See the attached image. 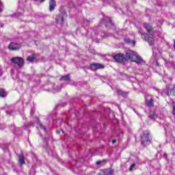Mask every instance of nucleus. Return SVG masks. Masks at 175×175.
I'll list each match as a JSON object with an SVG mask.
<instances>
[{
	"mask_svg": "<svg viewBox=\"0 0 175 175\" xmlns=\"http://www.w3.org/2000/svg\"><path fill=\"white\" fill-rule=\"evenodd\" d=\"M143 27L146 29L147 33H143L142 31H138V33L141 35L142 39L148 42L149 46H154L155 44V38L154 37L156 33L155 29L152 23H144Z\"/></svg>",
	"mask_w": 175,
	"mask_h": 175,
	"instance_id": "obj_1",
	"label": "nucleus"
},
{
	"mask_svg": "<svg viewBox=\"0 0 175 175\" xmlns=\"http://www.w3.org/2000/svg\"><path fill=\"white\" fill-rule=\"evenodd\" d=\"M139 140L143 147L150 146V144H151V142H152V137L151 136V132L150 130L142 131L139 137Z\"/></svg>",
	"mask_w": 175,
	"mask_h": 175,
	"instance_id": "obj_2",
	"label": "nucleus"
},
{
	"mask_svg": "<svg viewBox=\"0 0 175 175\" xmlns=\"http://www.w3.org/2000/svg\"><path fill=\"white\" fill-rule=\"evenodd\" d=\"M59 13L55 16V22L64 24V23L66 21V18H68V13H66V10L64 7H60L59 8Z\"/></svg>",
	"mask_w": 175,
	"mask_h": 175,
	"instance_id": "obj_3",
	"label": "nucleus"
},
{
	"mask_svg": "<svg viewBox=\"0 0 175 175\" xmlns=\"http://www.w3.org/2000/svg\"><path fill=\"white\" fill-rule=\"evenodd\" d=\"M113 59H114L115 62H117L118 64H125V62L128 61L125 54L121 53L113 55Z\"/></svg>",
	"mask_w": 175,
	"mask_h": 175,
	"instance_id": "obj_4",
	"label": "nucleus"
},
{
	"mask_svg": "<svg viewBox=\"0 0 175 175\" xmlns=\"http://www.w3.org/2000/svg\"><path fill=\"white\" fill-rule=\"evenodd\" d=\"M11 62H12L14 65H17L18 68H23L24 66V64H25L24 59L21 57H12L11 59Z\"/></svg>",
	"mask_w": 175,
	"mask_h": 175,
	"instance_id": "obj_5",
	"label": "nucleus"
},
{
	"mask_svg": "<svg viewBox=\"0 0 175 175\" xmlns=\"http://www.w3.org/2000/svg\"><path fill=\"white\" fill-rule=\"evenodd\" d=\"M21 47H23L21 44L12 42L9 44L8 49L10 51H18Z\"/></svg>",
	"mask_w": 175,
	"mask_h": 175,
	"instance_id": "obj_6",
	"label": "nucleus"
},
{
	"mask_svg": "<svg viewBox=\"0 0 175 175\" xmlns=\"http://www.w3.org/2000/svg\"><path fill=\"white\" fill-rule=\"evenodd\" d=\"M137 55V53L134 51H129L126 53V59H129L131 62H133L135 61V58H136V56Z\"/></svg>",
	"mask_w": 175,
	"mask_h": 175,
	"instance_id": "obj_7",
	"label": "nucleus"
},
{
	"mask_svg": "<svg viewBox=\"0 0 175 175\" xmlns=\"http://www.w3.org/2000/svg\"><path fill=\"white\" fill-rule=\"evenodd\" d=\"M90 69L93 72H96L99 69H105V65L99 63H92L90 65Z\"/></svg>",
	"mask_w": 175,
	"mask_h": 175,
	"instance_id": "obj_8",
	"label": "nucleus"
},
{
	"mask_svg": "<svg viewBox=\"0 0 175 175\" xmlns=\"http://www.w3.org/2000/svg\"><path fill=\"white\" fill-rule=\"evenodd\" d=\"M18 163L19 164V166H24V165H25V156H24V153L21 152L18 155Z\"/></svg>",
	"mask_w": 175,
	"mask_h": 175,
	"instance_id": "obj_9",
	"label": "nucleus"
},
{
	"mask_svg": "<svg viewBox=\"0 0 175 175\" xmlns=\"http://www.w3.org/2000/svg\"><path fill=\"white\" fill-rule=\"evenodd\" d=\"M114 173V170L110 169H105V170H100L98 172V175H113Z\"/></svg>",
	"mask_w": 175,
	"mask_h": 175,
	"instance_id": "obj_10",
	"label": "nucleus"
},
{
	"mask_svg": "<svg viewBox=\"0 0 175 175\" xmlns=\"http://www.w3.org/2000/svg\"><path fill=\"white\" fill-rule=\"evenodd\" d=\"M133 62H135V64H137L138 65H140V64H146V61L143 59L140 55L137 54V56L134 59V61Z\"/></svg>",
	"mask_w": 175,
	"mask_h": 175,
	"instance_id": "obj_11",
	"label": "nucleus"
},
{
	"mask_svg": "<svg viewBox=\"0 0 175 175\" xmlns=\"http://www.w3.org/2000/svg\"><path fill=\"white\" fill-rule=\"evenodd\" d=\"M57 6V2L55 0H49V12H53L55 10V7Z\"/></svg>",
	"mask_w": 175,
	"mask_h": 175,
	"instance_id": "obj_12",
	"label": "nucleus"
},
{
	"mask_svg": "<svg viewBox=\"0 0 175 175\" xmlns=\"http://www.w3.org/2000/svg\"><path fill=\"white\" fill-rule=\"evenodd\" d=\"M117 94L118 95H120V96H122L123 98H126V96L129 95V92H124L121 89H118Z\"/></svg>",
	"mask_w": 175,
	"mask_h": 175,
	"instance_id": "obj_13",
	"label": "nucleus"
},
{
	"mask_svg": "<svg viewBox=\"0 0 175 175\" xmlns=\"http://www.w3.org/2000/svg\"><path fill=\"white\" fill-rule=\"evenodd\" d=\"M36 59V55L35 53H32L31 55L28 56L27 58V61L28 62H33Z\"/></svg>",
	"mask_w": 175,
	"mask_h": 175,
	"instance_id": "obj_14",
	"label": "nucleus"
},
{
	"mask_svg": "<svg viewBox=\"0 0 175 175\" xmlns=\"http://www.w3.org/2000/svg\"><path fill=\"white\" fill-rule=\"evenodd\" d=\"M8 96V92L3 88H0V98H6Z\"/></svg>",
	"mask_w": 175,
	"mask_h": 175,
	"instance_id": "obj_15",
	"label": "nucleus"
},
{
	"mask_svg": "<svg viewBox=\"0 0 175 175\" xmlns=\"http://www.w3.org/2000/svg\"><path fill=\"white\" fill-rule=\"evenodd\" d=\"M60 81H70V75L68 74L66 75L62 76L60 78Z\"/></svg>",
	"mask_w": 175,
	"mask_h": 175,
	"instance_id": "obj_16",
	"label": "nucleus"
},
{
	"mask_svg": "<svg viewBox=\"0 0 175 175\" xmlns=\"http://www.w3.org/2000/svg\"><path fill=\"white\" fill-rule=\"evenodd\" d=\"M146 105L148 107H154V98H151L150 100H147Z\"/></svg>",
	"mask_w": 175,
	"mask_h": 175,
	"instance_id": "obj_17",
	"label": "nucleus"
},
{
	"mask_svg": "<svg viewBox=\"0 0 175 175\" xmlns=\"http://www.w3.org/2000/svg\"><path fill=\"white\" fill-rule=\"evenodd\" d=\"M148 117L150 120H155L157 118V114H155L154 111H150Z\"/></svg>",
	"mask_w": 175,
	"mask_h": 175,
	"instance_id": "obj_18",
	"label": "nucleus"
},
{
	"mask_svg": "<svg viewBox=\"0 0 175 175\" xmlns=\"http://www.w3.org/2000/svg\"><path fill=\"white\" fill-rule=\"evenodd\" d=\"M37 122L38 124H39L40 129H42V131H46V127L43 125V123L40 122V119H37Z\"/></svg>",
	"mask_w": 175,
	"mask_h": 175,
	"instance_id": "obj_19",
	"label": "nucleus"
},
{
	"mask_svg": "<svg viewBox=\"0 0 175 175\" xmlns=\"http://www.w3.org/2000/svg\"><path fill=\"white\" fill-rule=\"evenodd\" d=\"M135 166L136 163H133L129 168V172H132L133 170V167H135Z\"/></svg>",
	"mask_w": 175,
	"mask_h": 175,
	"instance_id": "obj_20",
	"label": "nucleus"
},
{
	"mask_svg": "<svg viewBox=\"0 0 175 175\" xmlns=\"http://www.w3.org/2000/svg\"><path fill=\"white\" fill-rule=\"evenodd\" d=\"M172 114L175 117V105L174 106L173 110H172Z\"/></svg>",
	"mask_w": 175,
	"mask_h": 175,
	"instance_id": "obj_21",
	"label": "nucleus"
},
{
	"mask_svg": "<svg viewBox=\"0 0 175 175\" xmlns=\"http://www.w3.org/2000/svg\"><path fill=\"white\" fill-rule=\"evenodd\" d=\"M100 163H102V161H98L96 162V165H100Z\"/></svg>",
	"mask_w": 175,
	"mask_h": 175,
	"instance_id": "obj_22",
	"label": "nucleus"
},
{
	"mask_svg": "<svg viewBox=\"0 0 175 175\" xmlns=\"http://www.w3.org/2000/svg\"><path fill=\"white\" fill-rule=\"evenodd\" d=\"M112 143H113V144L117 143V140L116 139H113L112 140Z\"/></svg>",
	"mask_w": 175,
	"mask_h": 175,
	"instance_id": "obj_23",
	"label": "nucleus"
},
{
	"mask_svg": "<svg viewBox=\"0 0 175 175\" xmlns=\"http://www.w3.org/2000/svg\"><path fill=\"white\" fill-rule=\"evenodd\" d=\"M44 1H46V0H40V3H43V2H44Z\"/></svg>",
	"mask_w": 175,
	"mask_h": 175,
	"instance_id": "obj_24",
	"label": "nucleus"
},
{
	"mask_svg": "<svg viewBox=\"0 0 175 175\" xmlns=\"http://www.w3.org/2000/svg\"><path fill=\"white\" fill-rule=\"evenodd\" d=\"M174 50H175V40L174 41V46H173Z\"/></svg>",
	"mask_w": 175,
	"mask_h": 175,
	"instance_id": "obj_25",
	"label": "nucleus"
},
{
	"mask_svg": "<svg viewBox=\"0 0 175 175\" xmlns=\"http://www.w3.org/2000/svg\"><path fill=\"white\" fill-rule=\"evenodd\" d=\"M3 3L2 1L0 0V6H2Z\"/></svg>",
	"mask_w": 175,
	"mask_h": 175,
	"instance_id": "obj_26",
	"label": "nucleus"
},
{
	"mask_svg": "<svg viewBox=\"0 0 175 175\" xmlns=\"http://www.w3.org/2000/svg\"><path fill=\"white\" fill-rule=\"evenodd\" d=\"M0 13H2V8H0Z\"/></svg>",
	"mask_w": 175,
	"mask_h": 175,
	"instance_id": "obj_27",
	"label": "nucleus"
},
{
	"mask_svg": "<svg viewBox=\"0 0 175 175\" xmlns=\"http://www.w3.org/2000/svg\"><path fill=\"white\" fill-rule=\"evenodd\" d=\"M113 21H111V19L109 20V23H111Z\"/></svg>",
	"mask_w": 175,
	"mask_h": 175,
	"instance_id": "obj_28",
	"label": "nucleus"
}]
</instances>
